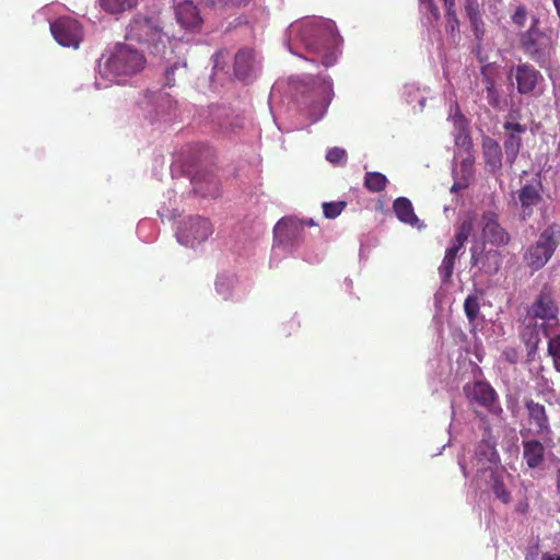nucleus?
I'll return each mask as SVG.
<instances>
[{
	"label": "nucleus",
	"instance_id": "f257e3e1",
	"mask_svg": "<svg viewBox=\"0 0 560 560\" xmlns=\"http://www.w3.org/2000/svg\"><path fill=\"white\" fill-rule=\"evenodd\" d=\"M289 36L300 42L307 52L317 56L325 67L336 62L341 37L334 21L320 18L293 23L289 27Z\"/></svg>",
	"mask_w": 560,
	"mask_h": 560
},
{
	"label": "nucleus",
	"instance_id": "f03ea898",
	"mask_svg": "<svg viewBox=\"0 0 560 560\" xmlns=\"http://www.w3.org/2000/svg\"><path fill=\"white\" fill-rule=\"evenodd\" d=\"M478 226L482 238L481 244L470 247V264L478 266L486 273H495L500 269V253L494 249L486 250V243L495 247H504L511 242L510 233L501 225L499 215L493 211H486L479 219Z\"/></svg>",
	"mask_w": 560,
	"mask_h": 560
},
{
	"label": "nucleus",
	"instance_id": "7ed1b4c3",
	"mask_svg": "<svg viewBox=\"0 0 560 560\" xmlns=\"http://www.w3.org/2000/svg\"><path fill=\"white\" fill-rule=\"evenodd\" d=\"M126 39L136 42L151 55L165 58L171 37L164 32L155 18L137 14L129 22L126 30Z\"/></svg>",
	"mask_w": 560,
	"mask_h": 560
},
{
	"label": "nucleus",
	"instance_id": "20e7f679",
	"mask_svg": "<svg viewBox=\"0 0 560 560\" xmlns=\"http://www.w3.org/2000/svg\"><path fill=\"white\" fill-rule=\"evenodd\" d=\"M147 66V59L142 51L129 44H117L106 58L103 72L117 81H124L141 71Z\"/></svg>",
	"mask_w": 560,
	"mask_h": 560
},
{
	"label": "nucleus",
	"instance_id": "39448f33",
	"mask_svg": "<svg viewBox=\"0 0 560 560\" xmlns=\"http://www.w3.org/2000/svg\"><path fill=\"white\" fill-rule=\"evenodd\" d=\"M177 102L163 90H144L136 100L137 115L150 124L168 118L176 109Z\"/></svg>",
	"mask_w": 560,
	"mask_h": 560
},
{
	"label": "nucleus",
	"instance_id": "423d86ee",
	"mask_svg": "<svg viewBox=\"0 0 560 560\" xmlns=\"http://www.w3.org/2000/svg\"><path fill=\"white\" fill-rule=\"evenodd\" d=\"M560 243V225L551 223L539 234L524 254L525 264L534 270L541 269L551 258Z\"/></svg>",
	"mask_w": 560,
	"mask_h": 560
},
{
	"label": "nucleus",
	"instance_id": "0eeeda50",
	"mask_svg": "<svg viewBox=\"0 0 560 560\" xmlns=\"http://www.w3.org/2000/svg\"><path fill=\"white\" fill-rule=\"evenodd\" d=\"M520 48L540 67L547 63L551 52V40L538 28V19L533 18L530 27L520 34Z\"/></svg>",
	"mask_w": 560,
	"mask_h": 560
},
{
	"label": "nucleus",
	"instance_id": "6e6552de",
	"mask_svg": "<svg viewBox=\"0 0 560 560\" xmlns=\"http://www.w3.org/2000/svg\"><path fill=\"white\" fill-rule=\"evenodd\" d=\"M213 233L211 222L202 217H190L180 222L176 236L180 244L195 247L205 242Z\"/></svg>",
	"mask_w": 560,
	"mask_h": 560
},
{
	"label": "nucleus",
	"instance_id": "1a4fd4ad",
	"mask_svg": "<svg viewBox=\"0 0 560 560\" xmlns=\"http://www.w3.org/2000/svg\"><path fill=\"white\" fill-rule=\"evenodd\" d=\"M503 148L506 156V163L512 166L522 148L523 136L527 131V126L516 121L513 114H509L506 120L503 122Z\"/></svg>",
	"mask_w": 560,
	"mask_h": 560
},
{
	"label": "nucleus",
	"instance_id": "9d476101",
	"mask_svg": "<svg viewBox=\"0 0 560 560\" xmlns=\"http://www.w3.org/2000/svg\"><path fill=\"white\" fill-rule=\"evenodd\" d=\"M524 406L527 411V422L529 428L522 429L520 431L521 435L525 438L530 434L537 436L550 434L551 428L545 406L532 398H525Z\"/></svg>",
	"mask_w": 560,
	"mask_h": 560
},
{
	"label": "nucleus",
	"instance_id": "9b49d317",
	"mask_svg": "<svg viewBox=\"0 0 560 560\" xmlns=\"http://www.w3.org/2000/svg\"><path fill=\"white\" fill-rule=\"evenodd\" d=\"M54 38L65 47L78 48L82 40V27L79 22L69 16L57 19L50 24Z\"/></svg>",
	"mask_w": 560,
	"mask_h": 560
},
{
	"label": "nucleus",
	"instance_id": "f8f14e48",
	"mask_svg": "<svg viewBox=\"0 0 560 560\" xmlns=\"http://www.w3.org/2000/svg\"><path fill=\"white\" fill-rule=\"evenodd\" d=\"M305 222L294 217L281 218L273 228L275 244L290 246L303 238Z\"/></svg>",
	"mask_w": 560,
	"mask_h": 560
},
{
	"label": "nucleus",
	"instance_id": "ddd939ff",
	"mask_svg": "<svg viewBox=\"0 0 560 560\" xmlns=\"http://www.w3.org/2000/svg\"><path fill=\"white\" fill-rule=\"evenodd\" d=\"M544 201L542 185L540 179L534 184H525L517 190V203L520 207V217L527 220L534 214V208Z\"/></svg>",
	"mask_w": 560,
	"mask_h": 560
},
{
	"label": "nucleus",
	"instance_id": "4468645a",
	"mask_svg": "<svg viewBox=\"0 0 560 560\" xmlns=\"http://www.w3.org/2000/svg\"><path fill=\"white\" fill-rule=\"evenodd\" d=\"M511 74L516 81L517 92L528 94L533 92L537 85L540 73L528 63H521L511 69Z\"/></svg>",
	"mask_w": 560,
	"mask_h": 560
},
{
	"label": "nucleus",
	"instance_id": "2eb2a0df",
	"mask_svg": "<svg viewBox=\"0 0 560 560\" xmlns=\"http://www.w3.org/2000/svg\"><path fill=\"white\" fill-rule=\"evenodd\" d=\"M175 16L178 24L185 30L195 31L202 24L199 9L189 0L179 2L175 7Z\"/></svg>",
	"mask_w": 560,
	"mask_h": 560
},
{
	"label": "nucleus",
	"instance_id": "dca6fc26",
	"mask_svg": "<svg viewBox=\"0 0 560 560\" xmlns=\"http://www.w3.org/2000/svg\"><path fill=\"white\" fill-rule=\"evenodd\" d=\"M558 306L556 305L551 294L547 291H541L532 304L528 316L540 318L544 320H558Z\"/></svg>",
	"mask_w": 560,
	"mask_h": 560
},
{
	"label": "nucleus",
	"instance_id": "f3484780",
	"mask_svg": "<svg viewBox=\"0 0 560 560\" xmlns=\"http://www.w3.org/2000/svg\"><path fill=\"white\" fill-rule=\"evenodd\" d=\"M466 394L470 401L478 404L491 410L498 396L493 387L487 382H476L469 388L465 387Z\"/></svg>",
	"mask_w": 560,
	"mask_h": 560
},
{
	"label": "nucleus",
	"instance_id": "a211bd4d",
	"mask_svg": "<svg viewBox=\"0 0 560 560\" xmlns=\"http://www.w3.org/2000/svg\"><path fill=\"white\" fill-rule=\"evenodd\" d=\"M481 149L487 170L492 174L498 173L502 168V149L499 142L489 136H485Z\"/></svg>",
	"mask_w": 560,
	"mask_h": 560
},
{
	"label": "nucleus",
	"instance_id": "6ab92c4d",
	"mask_svg": "<svg viewBox=\"0 0 560 560\" xmlns=\"http://www.w3.org/2000/svg\"><path fill=\"white\" fill-rule=\"evenodd\" d=\"M523 458L532 468H539L545 462V446L538 440H523Z\"/></svg>",
	"mask_w": 560,
	"mask_h": 560
},
{
	"label": "nucleus",
	"instance_id": "aec40b11",
	"mask_svg": "<svg viewBox=\"0 0 560 560\" xmlns=\"http://www.w3.org/2000/svg\"><path fill=\"white\" fill-rule=\"evenodd\" d=\"M254 55L250 49H241L235 55L234 73L241 80H246L249 77L253 66Z\"/></svg>",
	"mask_w": 560,
	"mask_h": 560
},
{
	"label": "nucleus",
	"instance_id": "412c9836",
	"mask_svg": "<svg viewBox=\"0 0 560 560\" xmlns=\"http://www.w3.org/2000/svg\"><path fill=\"white\" fill-rule=\"evenodd\" d=\"M445 10V30L453 38L459 35V19L456 12L455 0H441Z\"/></svg>",
	"mask_w": 560,
	"mask_h": 560
},
{
	"label": "nucleus",
	"instance_id": "4be33fe9",
	"mask_svg": "<svg viewBox=\"0 0 560 560\" xmlns=\"http://www.w3.org/2000/svg\"><path fill=\"white\" fill-rule=\"evenodd\" d=\"M394 211L397 218L408 224H413L418 221V218L413 211V207L409 199L405 197H399L394 201L393 205Z\"/></svg>",
	"mask_w": 560,
	"mask_h": 560
},
{
	"label": "nucleus",
	"instance_id": "5701e85b",
	"mask_svg": "<svg viewBox=\"0 0 560 560\" xmlns=\"http://www.w3.org/2000/svg\"><path fill=\"white\" fill-rule=\"evenodd\" d=\"M188 69L187 63L183 60L175 61L172 66L167 67L164 73L165 85L174 86L178 82L184 81L187 78Z\"/></svg>",
	"mask_w": 560,
	"mask_h": 560
},
{
	"label": "nucleus",
	"instance_id": "b1692460",
	"mask_svg": "<svg viewBox=\"0 0 560 560\" xmlns=\"http://www.w3.org/2000/svg\"><path fill=\"white\" fill-rule=\"evenodd\" d=\"M245 125L244 118L240 115L225 114L219 121V129L223 136L230 137L237 135L243 130Z\"/></svg>",
	"mask_w": 560,
	"mask_h": 560
},
{
	"label": "nucleus",
	"instance_id": "393cba45",
	"mask_svg": "<svg viewBox=\"0 0 560 560\" xmlns=\"http://www.w3.org/2000/svg\"><path fill=\"white\" fill-rule=\"evenodd\" d=\"M458 252L459 249L453 246H450L445 252V256L442 260L441 266L439 267V272L443 283L448 282L453 276L455 259L457 257Z\"/></svg>",
	"mask_w": 560,
	"mask_h": 560
},
{
	"label": "nucleus",
	"instance_id": "a878e982",
	"mask_svg": "<svg viewBox=\"0 0 560 560\" xmlns=\"http://www.w3.org/2000/svg\"><path fill=\"white\" fill-rule=\"evenodd\" d=\"M387 177L380 172H366L364 176V187L370 192H381L386 188Z\"/></svg>",
	"mask_w": 560,
	"mask_h": 560
},
{
	"label": "nucleus",
	"instance_id": "bb28decb",
	"mask_svg": "<svg viewBox=\"0 0 560 560\" xmlns=\"http://www.w3.org/2000/svg\"><path fill=\"white\" fill-rule=\"evenodd\" d=\"M138 3V0H100L103 10L110 14H119L131 10Z\"/></svg>",
	"mask_w": 560,
	"mask_h": 560
},
{
	"label": "nucleus",
	"instance_id": "cd10ccee",
	"mask_svg": "<svg viewBox=\"0 0 560 560\" xmlns=\"http://www.w3.org/2000/svg\"><path fill=\"white\" fill-rule=\"evenodd\" d=\"M482 83L485 85V91L487 93V101L488 104L493 108H499L500 106V95L495 88V81L494 79L487 74L485 69H482Z\"/></svg>",
	"mask_w": 560,
	"mask_h": 560
},
{
	"label": "nucleus",
	"instance_id": "c85d7f7f",
	"mask_svg": "<svg viewBox=\"0 0 560 560\" xmlns=\"http://www.w3.org/2000/svg\"><path fill=\"white\" fill-rule=\"evenodd\" d=\"M472 232V222L471 220H464L457 228L454 238L452 240L453 247L457 249H462L467 242L469 235Z\"/></svg>",
	"mask_w": 560,
	"mask_h": 560
},
{
	"label": "nucleus",
	"instance_id": "c756f323",
	"mask_svg": "<svg viewBox=\"0 0 560 560\" xmlns=\"http://www.w3.org/2000/svg\"><path fill=\"white\" fill-rule=\"evenodd\" d=\"M236 282V278L233 275H220L215 281L217 292L228 300L232 295V290Z\"/></svg>",
	"mask_w": 560,
	"mask_h": 560
},
{
	"label": "nucleus",
	"instance_id": "7c9ffc66",
	"mask_svg": "<svg viewBox=\"0 0 560 560\" xmlns=\"http://www.w3.org/2000/svg\"><path fill=\"white\" fill-rule=\"evenodd\" d=\"M250 1L252 0H202L206 5L220 10L245 7Z\"/></svg>",
	"mask_w": 560,
	"mask_h": 560
},
{
	"label": "nucleus",
	"instance_id": "2f4dec72",
	"mask_svg": "<svg viewBox=\"0 0 560 560\" xmlns=\"http://www.w3.org/2000/svg\"><path fill=\"white\" fill-rule=\"evenodd\" d=\"M492 490L494 495L504 504L511 501V493L508 491L503 480L497 474L492 475Z\"/></svg>",
	"mask_w": 560,
	"mask_h": 560
},
{
	"label": "nucleus",
	"instance_id": "473e14b6",
	"mask_svg": "<svg viewBox=\"0 0 560 560\" xmlns=\"http://www.w3.org/2000/svg\"><path fill=\"white\" fill-rule=\"evenodd\" d=\"M464 311L469 322H474L480 312L479 299L476 295H468L464 302Z\"/></svg>",
	"mask_w": 560,
	"mask_h": 560
},
{
	"label": "nucleus",
	"instance_id": "72a5a7b5",
	"mask_svg": "<svg viewBox=\"0 0 560 560\" xmlns=\"http://www.w3.org/2000/svg\"><path fill=\"white\" fill-rule=\"evenodd\" d=\"M548 354L552 358L555 370L560 372V332L549 339Z\"/></svg>",
	"mask_w": 560,
	"mask_h": 560
},
{
	"label": "nucleus",
	"instance_id": "f704fd0d",
	"mask_svg": "<svg viewBox=\"0 0 560 560\" xmlns=\"http://www.w3.org/2000/svg\"><path fill=\"white\" fill-rule=\"evenodd\" d=\"M347 207L346 201H330L323 203V213L327 219H336Z\"/></svg>",
	"mask_w": 560,
	"mask_h": 560
},
{
	"label": "nucleus",
	"instance_id": "c9c22d12",
	"mask_svg": "<svg viewBox=\"0 0 560 560\" xmlns=\"http://www.w3.org/2000/svg\"><path fill=\"white\" fill-rule=\"evenodd\" d=\"M326 159L331 164L345 165L347 162V152L342 148L334 147L327 151Z\"/></svg>",
	"mask_w": 560,
	"mask_h": 560
},
{
	"label": "nucleus",
	"instance_id": "e433bc0d",
	"mask_svg": "<svg viewBox=\"0 0 560 560\" xmlns=\"http://www.w3.org/2000/svg\"><path fill=\"white\" fill-rule=\"evenodd\" d=\"M468 20L470 22V26H471L474 36L477 39L478 45H479L480 42L483 39L485 32H486L485 31V23H483V20H482V14L478 15V16L468 18Z\"/></svg>",
	"mask_w": 560,
	"mask_h": 560
},
{
	"label": "nucleus",
	"instance_id": "4c0bfd02",
	"mask_svg": "<svg viewBox=\"0 0 560 560\" xmlns=\"http://www.w3.org/2000/svg\"><path fill=\"white\" fill-rule=\"evenodd\" d=\"M455 144L465 151L469 152L472 147L471 137L466 128H459L455 136Z\"/></svg>",
	"mask_w": 560,
	"mask_h": 560
},
{
	"label": "nucleus",
	"instance_id": "58836bf2",
	"mask_svg": "<svg viewBox=\"0 0 560 560\" xmlns=\"http://www.w3.org/2000/svg\"><path fill=\"white\" fill-rule=\"evenodd\" d=\"M464 9L467 18L481 15L479 0H465Z\"/></svg>",
	"mask_w": 560,
	"mask_h": 560
},
{
	"label": "nucleus",
	"instance_id": "ea45409f",
	"mask_svg": "<svg viewBox=\"0 0 560 560\" xmlns=\"http://www.w3.org/2000/svg\"><path fill=\"white\" fill-rule=\"evenodd\" d=\"M527 19V11L525 7L520 5L516 8L514 14L512 15V21L517 26H524Z\"/></svg>",
	"mask_w": 560,
	"mask_h": 560
},
{
	"label": "nucleus",
	"instance_id": "a19ab883",
	"mask_svg": "<svg viewBox=\"0 0 560 560\" xmlns=\"http://www.w3.org/2000/svg\"><path fill=\"white\" fill-rule=\"evenodd\" d=\"M477 455L478 456H481V455L486 456L489 462H494L495 458L498 457L495 448L493 446L488 445V444L480 445Z\"/></svg>",
	"mask_w": 560,
	"mask_h": 560
},
{
	"label": "nucleus",
	"instance_id": "79ce46f5",
	"mask_svg": "<svg viewBox=\"0 0 560 560\" xmlns=\"http://www.w3.org/2000/svg\"><path fill=\"white\" fill-rule=\"evenodd\" d=\"M462 172L466 174L467 177H471L474 174V156L469 153L467 158H465L460 163Z\"/></svg>",
	"mask_w": 560,
	"mask_h": 560
},
{
	"label": "nucleus",
	"instance_id": "37998d69",
	"mask_svg": "<svg viewBox=\"0 0 560 560\" xmlns=\"http://www.w3.org/2000/svg\"><path fill=\"white\" fill-rule=\"evenodd\" d=\"M420 4H424L427 10L430 12L434 21H439L441 18L440 10L435 4L434 0H424Z\"/></svg>",
	"mask_w": 560,
	"mask_h": 560
},
{
	"label": "nucleus",
	"instance_id": "c03bdc74",
	"mask_svg": "<svg viewBox=\"0 0 560 560\" xmlns=\"http://www.w3.org/2000/svg\"><path fill=\"white\" fill-rule=\"evenodd\" d=\"M527 343H533L534 348H537L538 346V342H539V337H538V332L533 329L529 334V337L528 339L526 340Z\"/></svg>",
	"mask_w": 560,
	"mask_h": 560
},
{
	"label": "nucleus",
	"instance_id": "a18cd8bd",
	"mask_svg": "<svg viewBox=\"0 0 560 560\" xmlns=\"http://www.w3.org/2000/svg\"><path fill=\"white\" fill-rule=\"evenodd\" d=\"M541 560H560V556L545 552L541 556Z\"/></svg>",
	"mask_w": 560,
	"mask_h": 560
},
{
	"label": "nucleus",
	"instance_id": "49530a36",
	"mask_svg": "<svg viewBox=\"0 0 560 560\" xmlns=\"http://www.w3.org/2000/svg\"><path fill=\"white\" fill-rule=\"evenodd\" d=\"M537 556L538 551L536 549H533L526 553L525 560H536Z\"/></svg>",
	"mask_w": 560,
	"mask_h": 560
},
{
	"label": "nucleus",
	"instance_id": "de8ad7c7",
	"mask_svg": "<svg viewBox=\"0 0 560 560\" xmlns=\"http://www.w3.org/2000/svg\"><path fill=\"white\" fill-rule=\"evenodd\" d=\"M553 4H555L557 13L560 18V0H553Z\"/></svg>",
	"mask_w": 560,
	"mask_h": 560
},
{
	"label": "nucleus",
	"instance_id": "09e8293b",
	"mask_svg": "<svg viewBox=\"0 0 560 560\" xmlns=\"http://www.w3.org/2000/svg\"><path fill=\"white\" fill-rule=\"evenodd\" d=\"M304 222H305V225H310V226L316 225V223L312 219L308 221L304 220Z\"/></svg>",
	"mask_w": 560,
	"mask_h": 560
},
{
	"label": "nucleus",
	"instance_id": "8fccbe9b",
	"mask_svg": "<svg viewBox=\"0 0 560 560\" xmlns=\"http://www.w3.org/2000/svg\"><path fill=\"white\" fill-rule=\"evenodd\" d=\"M557 483H558V488H560V470L558 471V475H557Z\"/></svg>",
	"mask_w": 560,
	"mask_h": 560
},
{
	"label": "nucleus",
	"instance_id": "3c124183",
	"mask_svg": "<svg viewBox=\"0 0 560 560\" xmlns=\"http://www.w3.org/2000/svg\"><path fill=\"white\" fill-rule=\"evenodd\" d=\"M459 187L457 186V184H454L453 187H452V190H456L458 189Z\"/></svg>",
	"mask_w": 560,
	"mask_h": 560
},
{
	"label": "nucleus",
	"instance_id": "603ef678",
	"mask_svg": "<svg viewBox=\"0 0 560 560\" xmlns=\"http://www.w3.org/2000/svg\"><path fill=\"white\" fill-rule=\"evenodd\" d=\"M458 120H459L460 122H463V121H464V117H463V115H459V116H458Z\"/></svg>",
	"mask_w": 560,
	"mask_h": 560
},
{
	"label": "nucleus",
	"instance_id": "864d4df0",
	"mask_svg": "<svg viewBox=\"0 0 560 560\" xmlns=\"http://www.w3.org/2000/svg\"><path fill=\"white\" fill-rule=\"evenodd\" d=\"M311 61H316L315 57L310 58Z\"/></svg>",
	"mask_w": 560,
	"mask_h": 560
},
{
	"label": "nucleus",
	"instance_id": "5fc2aeb1",
	"mask_svg": "<svg viewBox=\"0 0 560 560\" xmlns=\"http://www.w3.org/2000/svg\"><path fill=\"white\" fill-rule=\"evenodd\" d=\"M418 1H419V3H421V2H423L424 0H418Z\"/></svg>",
	"mask_w": 560,
	"mask_h": 560
}]
</instances>
